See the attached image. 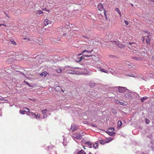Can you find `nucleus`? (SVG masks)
<instances>
[{"label": "nucleus", "instance_id": "obj_1", "mask_svg": "<svg viewBox=\"0 0 154 154\" xmlns=\"http://www.w3.org/2000/svg\"><path fill=\"white\" fill-rule=\"evenodd\" d=\"M72 137L73 138L78 139H81L82 138V136L80 135L79 134L75 133L73 134Z\"/></svg>", "mask_w": 154, "mask_h": 154}, {"label": "nucleus", "instance_id": "obj_2", "mask_svg": "<svg viewBox=\"0 0 154 154\" xmlns=\"http://www.w3.org/2000/svg\"><path fill=\"white\" fill-rule=\"evenodd\" d=\"M112 140V139L109 138L106 140H101L100 141V143L101 144H104L105 143H108Z\"/></svg>", "mask_w": 154, "mask_h": 154}, {"label": "nucleus", "instance_id": "obj_3", "mask_svg": "<svg viewBox=\"0 0 154 154\" xmlns=\"http://www.w3.org/2000/svg\"><path fill=\"white\" fill-rule=\"evenodd\" d=\"M113 45L114 44L117 46L119 48H124L125 47V46L121 43H117L116 41H114L113 42L112 44Z\"/></svg>", "mask_w": 154, "mask_h": 154}, {"label": "nucleus", "instance_id": "obj_4", "mask_svg": "<svg viewBox=\"0 0 154 154\" xmlns=\"http://www.w3.org/2000/svg\"><path fill=\"white\" fill-rule=\"evenodd\" d=\"M114 130V128H109V131L107 132V133L110 135L112 136L115 134L114 132H112Z\"/></svg>", "mask_w": 154, "mask_h": 154}, {"label": "nucleus", "instance_id": "obj_5", "mask_svg": "<svg viewBox=\"0 0 154 154\" xmlns=\"http://www.w3.org/2000/svg\"><path fill=\"white\" fill-rule=\"evenodd\" d=\"M52 22L48 20L47 19H45L44 21V25L46 26L48 24H51Z\"/></svg>", "mask_w": 154, "mask_h": 154}, {"label": "nucleus", "instance_id": "obj_6", "mask_svg": "<svg viewBox=\"0 0 154 154\" xmlns=\"http://www.w3.org/2000/svg\"><path fill=\"white\" fill-rule=\"evenodd\" d=\"M119 91V93H124L125 91V88L124 87H119L118 88Z\"/></svg>", "mask_w": 154, "mask_h": 154}, {"label": "nucleus", "instance_id": "obj_7", "mask_svg": "<svg viewBox=\"0 0 154 154\" xmlns=\"http://www.w3.org/2000/svg\"><path fill=\"white\" fill-rule=\"evenodd\" d=\"M77 126L74 124L72 125L71 128V131H75L77 129Z\"/></svg>", "mask_w": 154, "mask_h": 154}, {"label": "nucleus", "instance_id": "obj_8", "mask_svg": "<svg viewBox=\"0 0 154 154\" xmlns=\"http://www.w3.org/2000/svg\"><path fill=\"white\" fill-rule=\"evenodd\" d=\"M97 8L98 10L100 11H102L103 9V6L101 3H99L98 4Z\"/></svg>", "mask_w": 154, "mask_h": 154}, {"label": "nucleus", "instance_id": "obj_9", "mask_svg": "<svg viewBox=\"0 0 154 154\" xmlns=\"http://www.w3.org/2000/svg\"><path fill=\"white\" fill-rule=\"evenodd\" d=\"M132 59L138 61H141L142 60V58L139 57H133Z\"/></svg>", "mask_w": 154, "mask_h": 154}, {"label": "nucleus", "instance_id": "obj_10", "mask_svg": "<svg viewBox=\"0 0 154 154\" xmlns=\"http://www.w3.org/2000/svg\"><path fill=\"white\" fill-rule=\"evenodd\" d=\"M27 115L28 116H32L31 117L33 118H35V117L36 116V114L32 112H30L29 114H27Z\"/></svg>", "mask_w": 154, "mask_h": 154}, {"label": "nucleus", "instance_id": "obj_11", "mask_svg": "<svg viewBox=\"0 0 154 154\" xmlns=\"http://www.w3.org/2000/svg\"><path fill=\"white\" fill-rule=\"evenodd\" d=\"M137 51L134 49L133 51V52L134 54H136L137 55H138L139 54H140L139 51V50L140 49L138 48H137Z\"/></svg>", "mask_w": 154, "mask_h": 154}, {"label": "nucleus", "instance_id": "obj_12", "mask_svg": "<svg viewBox=\"0 0 154 154\" xmlns=\"http://www.w3.org/2000/svg\"><path fill=\"white\" fill-rule=\"evenodd\" d=\"M93 51V49L91 50H89V51L87 50H85L84 51H82V54H83L85 52L91 53Z\"/></svg>", "mask_w": 154, "mask_h": 154}, {"label": "nucleus", "instance_id": "obj_13", "mask_svg": "<svg viewBox=\"0 0 154 154\" xmlns=\"http://www.w3.org/2000/svg\"><path fill=\"white\" fill-rule=\"evenodd\" d=\"M14 60L13 58H9L7 60V61L8 63H11L14 61Z\"/></svg>", "mask_w": 154, "mask_h": 154}, {"label": "nucleus", "instance_id": "obj_14", "mask_svg": "<svg viewBox=\"0 0 154 154\" xmlns=\"http://www.w3.org/2000/svg\"><path fill=\"white\" fill-rule=\"evenodd\" d=\"M99 69H100L99 70L100 71H101L102 72H105V73H108L109 71H106V70L104 69H102L100 67H99Z\"/></svg>", "mask_w": 154, "mask_h": 154}, {"label": "nucleus", "instance_id": "obj_15", "mask_svg": "<svg viewBox=\"0 0 154 154\" xmlns=\"http://www.w3.org/2000/svg\"><path fill=\"white\" fill-rule=\"evenodd\" d=\"M146 42L148 44H150V39L149 38L148 36H147L146 38Z\"/></svg>", "mask_w": 154, "mask_h": 154}, {"label": "nucleus", "instance_id": "obj_16", "mask_svg": "<svg viewBox=\"0 0 154 154\" xmlns=\"http://www.w3.org/2000/svg\"><path fill=\"white\" fill-rule=\"evenodd\" d=\"M23 110H24L25 112H28L29 113L30 112V110L29 108H23Z\"/></svg>", "mask_w": 154, "mask_h": 154}, {"label": "nucleus", "instance_id": "obj_17", "mask_svg": "<svg viewBox=\"0 0 154 154\" xmlns=\"http://www.w3.org/2000/svg\"><path fill=\"white\" fill-rule=\"evenodd\" d=\"M40 75L42 76H44V77H45L47 75V72H46L45 71L41 74H39Z\"/></svg>", "mask_w": 154, "mask_h": 154}, {"label": "nucleus", "instance_id": "obj_18", "mask_svg": "<svg viewBox=\"0 0 154 154\" xmlns=\"http://www.w3.org/2000/svg\"><path fill=\"white\" fill-rule=\"evenodd\" d=\"M90 85L91 88H93L95 86V83L94 82H91L90 83Z\"/></svg>", "mask_w": 154, "mask_h": 154}, {"label": "nucleus", "instance_id": "obj_19", "mask_svg": "<svg viewBox=\"0 0 154 154\" xmlns=\"http://www.w3.org/2000/svg\"><path fill=\"white\" fill-rule=\"evenodd\" d=\"M55 70L58 73H61L62 71V70L61 68H60L57 69Z\"/></svg>", "mask_w": 154, "mask_h": 154}, {"label": "nucleus", "instance_id": "obj_20", "mask_svg": "<svg viewBox=\"0 0 154 154\" xmlns=\"http://www.w3.org/2000/svg\"><path fill=\"white\" fill-rule=\"evenodd\" d=\"M122 125V123L121 121H119L118 122V127H120Z\"/></svg>", "mask_w": 154, "mask_h": 154}, {"label": "nucleus", "instance_id": "obj_21", "mask_svg": "<svg viewBox=\"0 0 154 154\" xmlns=\"http://www.w3.org/2000/svg\"><path fill=\"white\" fill-rule=\"evenodd\" d=\"M36 14L38 15H40L42 14L43 13V11L41 10H38L36 11Z\"/></svg>", "mask_w": 154, "mask_h": 154}, {"label": "nucleus", "instance_id": "obj_22", "mask_svg": "<svg viewBox=\"0 0 154 154\" xmlns=\"http://www.w3.org/2000/svg\"><path fill=\"white\" fill-rule=\"evenodd\" d=\"M115 10L119 13V14L120 16H121V12H120V10H119V9L118 8H116L115 9Z\"/></svg>", "mask_w": 154, "mask_h": 154}, {"label": "nucleus", "instance_id": "obj_23", "mask_svg": "<svg viewBox=\"0 0 154 154\" xmlns=\"http://www.w3.org/2000/svg\"><path fill=\"white\" fill-rule=\"evenodd\" d=\"M106 11L105 10H104V15L105 16V19L106 20H108V18H107V14H106Z\"/></svg>", "mask_w": 154, "mask_h": 154}, {"label": "nucleus", "instance_id": "obj_24", "mask_svg": "<svg viewBox=\"0 0 154 154\" xmlns=\"http://www.w3.org/2000/svg\"><path fill=\"white\" fill-rule=\"evenodd\" d=\"M88 56H88L87 55H82L80 57V60H78L79 62L82 59H84L85 58V57H88Z\"/></svg>", "mask_w": 154, "mask_h": 154}, {"label": "nucleus", "instance_id": "obj_25", "mask_svg": "<svg viewBox=\"0 0 154 154\" xmlns=\"http://www.w3.org/2000/svg\"><path fill=\"white\" fill-rule=\"evenodd\" d=\"M10 41L12 44L14 45H16L17 44H16L15 41L13 39H10Z\"/></svg>", "mask_w": 154, "mask_h": 154}, {"label": "nucleus", "instance_id": "obj_26", "mask_svg": "<svg viewBox=\"0 0 154 154\" xmlns=\"http://www.w3.org/2000/svg\"><path fill=\"white\" fill-rule=\"evenodd\" d=\"M47 111V109H43L42 110V112L44 115H45Z\"/></svg>", "mask_w": 154, "mask_h": 154}, {"label": "nucleus", "instance_id": "obj_27", "mask_svg": "<svg viewBox=\"0 0 154 154\" xmlns=\"http://www.w3.org/2000/svg\"><path fill=\"white\" fill-rule=\"evenodd\" d=\"M147 98V97H143L141 99V101L142 102H143L144 100H146Z\"/></svg>", "mask_w": 154, "mask_h": 154}, {"label": "nucleus", "instance_id": "obj_28", "mask_svg": "<svg viewBox=\"0 0 154 154\" xmlns=\"http://www.w3.org/2000/svg\"><path fill=\"white\" fill-rule=\"evenodd\" d=\"M79 152L80 153V154H86V153L83 149L81 150Z\"/></svg>", "mask_w": 154, "mask_h": 154}, {"label": "nucleus", "instance_id": "obj_29", "mask_svg": "<svg viewBox=\"0 0 154 154\" xmlns=\"http://www.w3.org/2000/svg\"><path fill=\"white\" fill-rule=\"evenodd\" d=\"M0 101H4V102H3V103L4 102H6L7 101V102L8 101L7 100H4L3 99V98L2 97L0 98Z\"/></svg>", "mask_w": 154, "mask_h": 154}, {"label": "nucleus", "instance_id": "obj_30", "mask_svg": "<svg viewBox=\"0 0 154 154\" xmlns=\"http://www.w3.org/2000/svg\"><path fill=\"white\" fill-rule=\"evenodd\" d=\"M36 116L35 117V118L37 119V118H38V119H40V114H39L38 113H37V115H36Z\"/></svg>", "mask_w": 154, "mask_h": 154}, {"label": "nucleus", "instance_id": "obj_31", "mask_svg": "<svg viewBox=\"0 0 154 154\" xmlns=\"http://www.w3.org/2000/svg\"><path fill=\"white\" fill-rule=\"evenodd\" d=\"M149 122V120L147 118H146L145 119V122L146 124H148Z\"/></svg>", "mask_w": 154, "mask_h": 154}, {"label": "nucleus", "instance_id": "obj_32", "mask_svg": "<svg viewBox=\"0 0 154 154\" xmlns=\"http://www.w3.org/2000/svg\"><path fill=\"white\" fill-rule=\"evenodd\" d=\"M68 72L70 74H75V72L73 71H72V70H69L68 71Z\"/></svg>", "mask_w": 154, "mask_h": 154}, {"label": "nucleus", "instance_id": "obj_33", "mask_svg": "<svg viewBox=\"0 0 154 154\" xmlns=\"http://www.w3.org/2000/svg\"><path fill=\"white\" fill-rule=\"evenodd\" d=\"M24 110H20L19 112L20 114H24Z\"/></svg>", "mask_w": 154, "mask_h": 154}, {"label": "nucleus", "instance_id": "obj_34", "mask_svg": "<svg viewBox=\"0 0 154 154\" xmlns=\"http://www.w3.org/2000/svg\"><path fill=\"white\" fill-rule=\"evenodd\" d=\"M125 23L126 25H128L129 24L128 21L126 20H124Z\"/></svg>", "mask_w": 154, "mask_h": 154}, {"label": "nucleus", "instance_id": "obj_35", "mask_svg": "<svg viewBox=\"0 0 154 154\" xmlns=\"http://www.w3.org/2000/svg\"><path fill=\"white\" fill-rule=\"evenodd\" d=\"M24 82H26V85L28 86H29L30 87H32V86H31V85L29 84L27 82L25 81H24Z\"/></svg>", "mask_w": 154, "mask_h": 154}, {"label": "nucleus", "instance_id": "obj_36", "mask_svg": "<svg viewBox=\"0 0 154 154\" xmlns=\"http://www.w3.org/2000/svg\"><path fill=\"white\" fill-rule=\"evenodd\" d=\"M118 103H119V104H120L121 105H124V103L123 102H119Z\"/></svg>", "mask_w": 154, "mask_h": 154}, {"label": "nucleus", "instance_id": "obj_37", "mask_svg": "<svg viewBox=\"0 0 154 154\" xmlns=\"http://www.w3.org/2000/svg\"><path fill=\"white\" fill-rule=\"evenodd\" d=\"M85 144H87L88 145H90V146H91V143L89 142H88V141L86 142L85 143Z\"/></svg>", "mask_w": 154, "mask_h": 154}, {"label": "nucleus", "instance_id": "obj_38", "mask_svg": "<svg viewBox=\"0 0 154 154\" xmlns=\"http://www.w3.org/2000/svg\"><path fill=\"white\" fill-rule=\"evenodd\" d=\"M130 96H131V95H130L129 94H127L125 95V97H129Z\"/></svg>", "mask_w": 154, "mask_h": 154}, {"label": "nucleus", "instance_id": "obj_39", "mask_svg": "<svg viewBox=\"0 0 154 154\" xmlns=\"http://www.w3.org/2000/svg\"><path fill=\"white\" fill-rule=\"evenodd\" d=\"M93 146L94 147V148H96L97 147V144H94V145H93Z\"/></svg>", "mask_w": 154, "mask_h": 154}, {"label": "nucleus", "instance_id": "obj_40", "mask_svg": "<svg viewBox=\"0 0 154 154\" xmlns=\"http://www.w3.org/2000/svg\"><path fill=\"white\" fill-rule=\"evenodd\" d=\"M134 44L135 45V47L136 45H135V44L134 43H129V44L131 46V44Z\"/></svg>", "mask_w": 154, "mask_h": 154}, {"label": "nucleus", "instance_id": "obj_41", "mask_svg": "<svg viewBox=\"0 0 154 154\" xmlns=\"http://www.w3.org/2000/svg\"><path fill=\"white\" fill-rule=\"evenodd\" d=\"M5 14L6 15V16H7V17L9 18H10V17H9V16L8 15V14L6 13H5Z\"/></svg>", "mask_w": 154, "mask_h": 154}, {"label": "nucleus", "instance_id": "obj_42", "mask_svg": "<svg viewBox=\"0 0 154 154\" xmlns=\"http://www.w3.org/2000/svg\"><path fill=\"white\" fill-rule=\"evenodd\" d=\"M23 39H27L28 40V41H30V39H29V38H23Z\"/></svg>", "mask_w": 154, "mask_h": 154}, {"label": "nucleus", "instance_id": "obj_43", "mask_svg": "<svg viewBox=\"0 0 154 154\" xmlns=\"http://www.w3.org/2000/svg\"><path fill=\"white\" fill-rule=\"evenodd\" d=\"M1 25H4V26L5 27L6 26L5 24H0V26H1Z\"/></svg>", "mask_w": 154, "mask_h": 154}, {"label": "nucleus", "instance_id": "obj_44", "mask_svg": "<svg viewBox=\"0 0 154 154\" xmlns=\"http://www.w3.org/2000/svg\"><path fill=\"white\" fill-rule=\"evenodd\" d=\"M119 102H120V101H118V100H117L116 101V103H117V104H119V103H118Z\"/></svg>", "mask_w": 154, "mask_h": 154}, {"label": "nucleus", "instance_id": "obj_45", "mask_svg": "<svg viewBox=\"0 0 154 154\" xmlns=\"http://www.w3.org/2000/svg\"><path fill=\"white\" fill-rule=\"evenodd\" d=\"M82 54H82V52L81 53V54H78V55L80 56V55H81Z\"/></svg>", "mask_w": 154, "mask_h": 154}, {"label": "nucleus", "instance_id": "obj_46", "mask_svg": "<svg viewBox=\"0 0 154 154\" xmlns=\"http://www.w3.org/2000/svg\"><path fill=\"white\" fill-rule=\"evenodd\" d=\"M82 37L84 38H87V37L84 35L82 36Z\"/></svg>", "mask_w": 154, "mask_h": 154}, {"label": "nucleus", "instance_id": "obj_47", "mask_svg": "<svg viewBox=\"0 0 154 154\" xmlns=\"http://www.w3.org/2000/svg\"><path fill=\"white\" fill-rule=\"evenodd\" d=\"M111 73L112 74H113V75L114 74V73H113V72H111Z\"/></svg>", "mask_w": 154, "mask_h": 154}, {"label": "nucleus", "instance_id": "obj_48", "mask_svg": "<svg viewBox=\"0 0 154 154\" xmlns=\"http://www.w3.org/2000/svg\"><path fill=\"white\" fill-rule=\"evenodd\" d=\"M46 11H48V12L49 11V10H46Z\"/></svg>", "mask_w": 154, "mask_h": 154}, {"label": "nucleus", "instance_id": "obj_49", "mask_svg": "<svg viewBox=\"0 0 154 154\" xmlns=\"http://www.w3.org/2000/svg\"><path fill=\"white\" fill-rule=\"evenodd\" d=\"M128 47L129 48V49H131V50L132 49L131 48V49L130 47V46H128Z\"/></svg>", "mask_w": 154, "mask_h": 154}, {"label": "nucleus", "instance_id": "obj_50", "mask_svg": "<svg viewBox=\"0 0 154 154\" xmlns=\"http://www.w3.org/2000/svg\"><path fill=\"white\" fill-rule=\"evenodd\" d=\"M77 154H80V152H79Z\"/></svg>", "mask_w": 154, "mask_h": 154}, {"label": "nucleus", "instance_id": "obj_51", "mask_svg": "<svg viewBox=\"0 0 154 154\" xmlns=\"http://www.w3.org/2000/svg\"><path fill=\"white\" fill-rule=\"evenodd\" d=\"M21 74H24V73H23V72H21Z\"/></svg>", "mask_w": 154, "mask_h": 154}, {"label": "nucleus", "instance_id": "obj_52", "mask_svg": "<svg viewBox=\"0 0 154 154\" xmlns=\"http://www.w3.org/2000/svg\"><path fill=\"white\" fill-rule=\"evenodd\" d=\"M131 76L133 77H135V76H134L133 75H132H132H131V76Z\"/></svg>", "mask_w": 154, "mask_h": 154}, {"label": "nucleus", "instance_id": "obj_53", "mask_svg": "<svg viewBox=\"0 0 154 154\" xmlns=\"http://www.w3.org/2000/svg\"><path fill=\"white\" fill-rule=\"evenodd\" d=\"M152 1L154 2V0H152Z\"/></svg>", "mask_w": 154, "mask_h": 154}, {"label": "nucleus", "instance_id": "obj_54", "mask_svg": "<svg viewBox=\"0 0 154 154\" xmlns=\"http://www.w3.org/2000/svg\"><path fill=\"white\" fill-rule=\"evenodd\" d=\"M66 33H65V34H63V35H66Z\"/></svg>", "mask_w": 154, "mask_h": 154}, {"label": "nucleus", "instance_id": "obj_55", "mask_svg": "<svg viewBox=\"0 0 154 154\" xmlns=\"http://www.w3.org/2000/svg\"><path fill=\"white\" fill-rule=\"evenodd\" d=\"M44 117L45 118V115H44Z\"/></svg>", "mask_w": 154, "mask_h": 154}, {"label": "nucleus", "instance_id": "obj_56", "mask_svg": "<svg viewBox=\"0 0 154 154\" xmlns=\"http://www.w3.org/2000/svg\"><path fill=\"white\" fill-rule=\"evenodd\" d=\"M17 72H20V71H17Z\"/></svg>", "mask_w": 154, "mask_h": 154}, {"label": "nucleus", "instance_id": "obj_57", "mask_svg": "<svg viewBox=\"0 0 154 154\" xmlns=\"http://www.w3.org/2000/svg\"><path fill=\"white\" fill-rule=\"evenodd\" d=\"M84 149H85V147H84Z\"/></svg>", "mask_w": 154, "mask_h": 154}, {"label": "nucleus", "instance_id": "obj_58", "mask_svg": "<svg viewBox=\"0 0 154 154\" xmlns=\"http://www.w3.org/2000/svg\"><path fill=\"white\" fill-rule=\"evenodd\" d=\"M131 5L132 6H133V5H132V4H131Z\"/></svg>", "mask_w": 154, "mask_h": 154}, {"label": "nucleus", "instance_id": "obj_59", "mask_svg": "<svg viewBox=\"0 0 154 154\" xmlns=\"http://www.w3.org/2000/svg\"><path fill=\"white\" fill-rule=\"evenodd\" d=\"M153 20H154V18H153Z\"/></svg>", "mask_w": 154, "mask_h": 154}]
</instances>
